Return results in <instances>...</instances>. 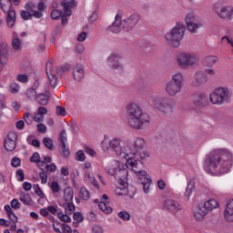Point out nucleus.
I'll list each match as a JSON object with an SVG mask.
<instances>
[{
	"label": "nucleus",
	"mask_w": 233,
	"mask_h": 233,
	"mask_svg": "<svg viewBox=\"0 0 233 233\" xmlns=\"http://www.w3.org/2000/svg\"><path fill=\"white\" fill-rule=\"evenodd\" d=\"M12 48L15 52H19L23 49V42L18 37L13 38Z\"/></svg>",
	"instance_id": "obj_38"
},
{
	"label": "nucleus",
	"mask_w": 233,
	"mask_h": 233,
	"mask_svg": "<svg viewBox=\"0 0 233 233\" xmlns=\"http://www.w3.org/2000/svg\"><path fill=\"white\" fill-rule=\"evenodd\" d=\"M46 74L48 78L49 85L52 88L57 86V76H56V70H54V64L52 62H47L46 65Z\"/></svg>",
	"instance_id": "obj_17"
},
{
	"label": "nucleus",
	"mask_w": 233,
	"mask_h": 233,
	"mask_svg": "<svg viewBox=\"0 0 233 233\" xmlns=\"http://www.w3.org/2000/svg\"><path fill=\"white\" fill-rule=\"evenodd\" d=\"M36 8L37 10H35ZM45 8H46V5L44 2H39L37 6L35 4H34V2H28L25 5V9L27 11H22L20 15L24 21H28L29 19H32V17H35V19H41V17H43Z\"/></svg>",
	"instance_id": "obj_7"
},
{
	"label": "nucleus",
	"mask_w": 233,
	"mask_h": 233,
	"mask_svg": "<svg viewBox=\"0 0 233 233\" xmlns=\"http://www.w3.org/2000/svg\"><path fill=\"white\" fill-rule=\"evenodd\" d=\"M56 170H57V166L55 163L46 165V172L47 174H53V172H56Z\"/></svg>",
	"instance_id": "obj_53"
},
{
	"label": "nucleus",
	"mask_w": 233,
	"mask_h": 233,
	"mask_svg": "<svg viewBox=\"0 0 233 233\" xmlns=\"http://www.w3.org/2000/svg\"><path fill=\"white\" fill-rule=\"evenodd\" d=\"M73 219H75V221H76L77 223H82L84 219L83 214H81L80 212H75L73 215Z\"/></svg>",
	"instance_id": "obj_60"
},
{
	"label": "nucleus",
	"mask_w": 233,
	"mask_h": 233,
	"mask_svg": "<svg viewBox=\"0 0 233 233\" xmlns=\"http://www.w3.org/2000/svg\"><path fill=\"white\" fill-rule=\"evenodd\" d=\"M61 228L64 233H72L73 232L72 228H70V226H68V224H62Z\"/></svg>",
	"instance_id": "obj_64"
},
{
	"label": "nucleus",
	"mask_w": 233,
	"mask_h": 233,
	"mask_svg": "<svg viewBox=\"0 0 233 233\" xmlns=\"http://www.w3.org/2000/svg\"><path fill=\"white\" fill-rule=\"evenodd\" d=\"M194 188H195L194 183L188 182L186 187V192H185V198H187V199H190V196H192V192H194Z\"/></svg>",
	"instance_id": "obj_42"
},
{
	"label": "nucleus",
	"mask_w": 233,
	"mask_h": 233,
	"mask_svg": "<svg viewBox=\"0 0 233 233\" xmlns=\"http://www.w3.org/2000/svg\"><path fill=\"white\" fill-rule=\"evenodd\" d=\"M183 87L177 86V84H174L170 80L166 84L165 92L169 96V97H176L177 94H181Z\"/></svg>",
	"instance_id": "obj_20"
},
{
	"label": "nucleus",
	"mask_w": 233,
	"mask_h": 233,
	"mask_svg": "<svg viewBox=\"0 0 233 233\" xmlns=\"http://www.w3.org/2000/svg\"><path fill=\"white\" fill-rule=\"evenodd\" d=\"M208 81V76L203 71H197L195 73L194 81L192 82L193 86H201Z\"/></svg>",
	"instance_id": "obj_23"
},
{
	"label": "nucleus",
	"mask_w": 233,
	"mask_h": 233,
	"mask_svg": "<svg viewBox=\"0 0 233 233\" xmlns=\"http://www.w3.org/2000/svg\"><path fill=\"white\" fill-rule=\"evenodd\" d=\"M140 17L138 15H131L129 17L122 21L123 27L127 30H132L139 23Z\"/></svg>",
	"instance_id": "obj_21"
},
{
	"label": "nucleus",
	"mask_w": 233,
	"mask_h": 233,
	"mask_svg": "<svg viewBox=\"0 0 233 233\" xmlns=\"http://www.w3.org/2000/svg\"><path fill=\"white\" fill-rule=\"evenodd\" d=\"M57 218L58 219H60V221H63L64 223H70L72 221V218L68 215L64 214L63 211H60V213H58Z\"/></svg>",
	"instance_id": "obj_48"
},
{
	"label": "nucleus",
	"mask_w": 233,
	"mask_h": 233,
	"mask_svg": "<svg viewBox=\"0 0 233 233\" xmlns=\"http://www.w3.org/2000/svg\"><path fill=\"white\" fill-rule=\"evenodd\" d=\"M25 96L27 99H29V101H32V100L35 99V97H37V93L35 92V89L29 88L25 92Z\"/></svg>",
	"instance_id": "obj_45"
},
{
	"label": "nucleus",
	"mask_w": 233,
	"mask_h": 233,
	"mask_svg": "<svg viewBox=\"0 0 233 233\" xmlns=\"http://www.w3.org/2000/svg\"><path fill=\"white\" fill-rule=\"evenodd\" d=\"M78 196L83 201H88V199H90V192H88V189L85 187L80 188Z\"/></svg>",
	"instance_id": "obj_39"
},
{
	"label": "nucleus",
	"mask_w": 233,
	"mask_h": 233,
	"mask_svg": "<svg viewBox=\"0 0 233 233\" xmlns=\"http://www.w3.org/2000/svg\"><path fill=\"white\" fill-rule=\"evenodd\" d=\"M141 185L143 186V192L145 194L150 193V185H152V179L148 177L147 175L146 177H143V179H140Z\"/></svg>",
	"instance_id": "obj_32"
},
{
	"label": "nucleus",
	"mask_w": 233,
	"mask_h": 233,
	"mask_svg": "<svg viewBox=\"0 0 233 233\" xmlns=\"http://www.w3.org/2000/svg\"><path fill=\"white\" fill-rule=\"evenodd\" d=\"M177 65L180 68H190V66H197L199 63V58L196 53L182 52L176 56Z\"/></svg>",
	"instance_id": "obj_9"
},
{
	"label": "nucleus",
	"mask_w": 233,
	"mask_h": 233,
	"mask_svg": "<svg viewBox=\"0 0 233 233\" xmlns=\"http://www.w3.org/2000/svg\"><path fill=\"white\" fill-rule=\"evenodd\" d=\"M43 144L49 150H54V141H52L50 137H44Z\"/></svg>",
	"instance_id": "obj_47"
},
{
	"label": "nucleus",
	"mask_w": 233,
	"mask_h": 233,
	"mask_svg": "<svg viewBox=\"0 0 233 233\" xmlns=\"http://www.w3.org/2000/svg\"><path fill=\"white\" fill-rule=\"evenodd\" d=\"M149 101L154 108L159 111L160 114H172L174 112V104L168 98L157 96V95H149Z\"/></svg>",
	"instance_id": "obj_8"
},
{
	"label": "nucleus",
	"mask_w": 233,
	"mask_h": 233,
	"mask_svg": "<svg viewBox=\"0 0 233 233\" xmlns=\"http://www.w3.org/2000/svg\"><path fill=\"white\" fill-rule=\"evenodd\" d=\"M50 189L53 194H59V192L61 191V186H59L58 182L53 181L50 185Z\"/></svg>",
	"instance_id": "obj_46"
},
{
	"label": "nucleus",
	"mask_w": 233,
	"mask_h": 233,
	"mask_svg": "<svg viewBox=\"0 0 233 233\" xmlns=\"http://www.w3.org/2000/svg\"><path fill=\"white\" fill-rule=\"evenodd\" d=\"M145 147H147V142L141 137L135 139L133 145L130 144L129 140H123L119 137H115L106 142H103L102 147L105 152L107 150H113L116 156L127 159V157H140V159H145L148 157V153L145 151Z\"/></svg>",
	"instance_id": "obj_1"
},
{
	"label": "nucleus",
	"mask_w": 233,
	"mask_h": 233,
	"mask_svg": "<svg viewBox=\"0 0 233 233\" xmlns=\"http://www.w3.org/2000/svg\"><path fill=\"white\" fill-rule=\"evenodd\" d=\"M5 210L12 223L15 224L17 223V221H19V218L15 216V213H14V210H12V208L10 206H5Z\"/></svg>",
	"instance_id": "obj_35"
},
{
	"label": "nucleus",
	"mask_w": 233,
	"mask_h": 233,
	"mask_svg": "<svg viewBox=\"0 0 233 233\" xmlns=\"http://www.w3.org/2000/svg\"><path fill=\"white\" fill-rule=\"evenodd\" d=\"M31 163H36L38 168L45 167V161L41 160V156L39 153L35 152L30 157Z\"/></svg>",
	"instance_id": "obj_36"
},
{
	"label": "nucleus",
	"mask_w": 233,
	"mask_h": 233,
	"mask_svg": "<svg viewBox=\"0 0 233 233\" xmlns=\"http://www.w3.org/2000/svg\"><path fill=\"white\" fill-rule=\"evenodd\" d=\"M60 143L62 145V152H63V156L64 157H68V156H70V149L68 148V146H66V130H62L60 133Z\"/></svg>",
	"instance_id": "obj_25"
},
{
	"label": "nucleus",
	"mask_w": 233,
	"mask_h": 233,
	"mask_svg": "<svg viewBox=\"0 0 233 233\" xmlns=\"http://www.w3.org/2000/svg\"><path fill=\"white\" fill-rule=\"evenodd\" d=\"M16 178H17V181H25V172L23 171V169H18L16 171Z\"/></svg>",
	"instance_id": "obj_62"
},
{
	"label": "nucleus",
	"mask_w": 233,
	"mask_h": 233,
	"mask_svg": "<svg viewBox=\"0 0 233 233\" xmlns=\"http://www.w3.org/2000/svg\"><path fill=\"white\" fill-rule=\"evenodd\" d=\"M64 203L62 204L63 208L66 210V214H72L76 211V206H74V189L70 187H66L64 189L63 194Z\"/></svg>",
	"instance_id": "obj_11"
},
{
	"label": "nucleus",
	"mask_w": 233,
	"mask_h": 233,
	"mask_svg": "<svg viewBox=\"0 0 233 233\" xmlns=\"http://www.w3.org/2000/svg\"><path fill=\"white\" fill-rule=\"evenodd\" d=\"M35 99L39 105L46 106L48 105V101H50V96L48 95L39 94Z\"/></svg>",
	"instance_id": "obj_37"
},
{
	"label": "nucleus",
	"mask_w": 233,
	"mask_h": 233,
	"mask_svg": "<svg viewBox=\"0 0 233 233\" xmlns=\"http://www.w3.org/2000/svg\"><path fill=\"white\" fill-rule=\"evenodd\" d=\"M123 27V21H121V16L116 15L115 17V21L111 25L107 27L108 32H112V34H119Z\"/></svg>",
	"instance_id": "obj_22"
},
{
	"label": "nucleus",
	"mask_w": 233,
	"mask_h": 233,
	"mask_svg": "<svg viewBox=\"0 0 233 233\" xmlns=\"http://www.w3.org/2000/svg\"><path fill=\"white\" fill-rule=\"evenodd\" d=\"M231 98L232 93L228 86H218L209 94V102L218 106L229 103Z\"/></svg>",
	"instance_id": "obj_6"
},
{
	"label": "nucleus",
	"mask_w": 233,
	"mask_h": 233,
	"mask_svg": "<svg viewBox=\"0 0 233 233\" xmlns=\"http://www.w3.org/2000/svg\"><path fill=\"white\" fill-rule=\"evenodd\" d=\"M186 26L188 32H190V34H196L198 30H199L201 26H203V24L200 22L195 21V22H190L189 24H186Z\"/></svg>",
	"instance_id": "obj_33"
},
{
	"label": "nucleus",
	"mask_w": 233,
	"mask_h": 233,
	"mask_svg": "<svg viewBox=\"0 0 233 233\" xmlns=\"http://www.w3.org/2000/svg\"><path fill=\"white\" fill-rule=\"evenodd\" d=\"M185 32H187L185 24L177 22L164 35L167 45L171 46V48H179V46H181V41L185 39Z\"/></svg>",
	"instance_id": "obj_5"
},
{
	"label": "nucleus",
	"mask_w": 233,
	"mask_h": 233,
	"mask_svg": "<svg viewBox=\"0 0 233 233\" xmlns=\"http://www.w3.org/2000/svg\"><path fill=\"white\" fill-rule=\"evenodd\" d=\"M62 15H63V12L57 9H55L51 12L52 19H59Z\"/></svg>",
	"instance_id": "obj_58"
},
{
	"label": "nucleus",
	"mask_w": 233,
	"mask_h": 233,
	"mask_svg": "<svg viewBox=\"0 0 233 233\" xmlns=\"http://www.w3.org/2000/svg\"><path fill=\"white\" fill-rule=\"evenodd\" d=\"M33 188L35 190V194H36V196H39L40 199H44L45 193L43 192V189H41V187H39V184L34 185Z\"/></svg>",
	"instance_id": "obj_49"
},
{
	"label": "nucleus",
	"mask_w": 233,
	"mask_h": 233,
	"mask_svg": "<svg viewBox=\"0 0 233 233\" xmlns=\"http://www.w3.org/2000/svg\"><path fill=\"white\" fill-rule=\"evenodd\" d=\"M61 6H63L64 14L60 16L62 19V25H66L68 23L67 16L72 15V8L76 6L75 0H63L61 2Z\"/></svg>",
	"instance_id": "obj_15"
},
{
	"label": "nucleus",
	"mask_w": 233,
	"mask_h": 233,
	"mask_svg": "<svg viewBox=\"0 0 233 233\" xmlns=\"http://www.w3.org/2000/svg\"><path fill=\"white\" fill-rule=\"evenodd\" d=\"M171 81L175 85H177L178 86L182 87L185 86V76L181 72H176L171 76Z\"/></svg>",
	"instance_id": "obj_28"
},
{
	"label": "nucleus",
	"mask_w": 233,
	"mask_h": 233,
	"mask_svg": "<svg viewBox=\"0 0 233 233\" xmlns=\"http://www.w3.org/2000/svg\"><path fill=\"white\" fill-rule=\"evenodd\" d=\"M202 63L204 66H207L208 68H212V66H214V65L218 63V56H208L203 59Z\"/></svg>",
	"instance_id": "obj_31"
},
{
	"label": "nucleus",
	"mask_w": 233,
	"mask_h": 233,
	"mask_svg": "<svg viewBox=\"0 0 233 233\" xmlns=\"http://www.w3.org/2000/svg\"><path fill=\"white\" fill-rule=\"evenodd\" d=\"M24 120L27 125H32V123H34V116H32L30 113H25L24 115Z\"/></svg>",
	"instance_id": "obj_59"
},
{
	"label": "nucleus",
	"mask_w": 233,
	"mask_h": 233,
	"mask_svg": "<svg viewBox=\"0 0 233 233\" xmlns=\"http://www.w3.org/2000/svg\"><path fill=\"white\" fill-rule=\"evenodd\" d=\"M224 218L229 222L233 221V199L227 201L224 210Z\"/></svg>",
	"instance_id": "obj_26"
},
{
	"label": "nucleus",
	"mask_w": 233,
	"mask_h": 233,
	"mask_svg": "<svg viewBox=\"0 0 233 233\" xmlns=\"http://www.w3.org/2000/svg\"><path fill=\"white\" fill-rule=\"evenodd\" d=\"M86 157L85 156V152L83 150H78L76 153V161H85Z\"/></svg>",
	"instance_id": "obj_56"
},
{
	"label": "nucleus",
	"mask_w": 233,
	"mask_h": 233,
	"mask_svg": "<svg viewBox=\"0 0 233 233\" xmlns=\"http://www.w3.org/2000/svg\"><path fill=\"white\" fill-rule=\"evenodd\" d=\"M198 21V16L194 13H187L185 17L186 25Z\"/></svg>",
	"instance_id": "obj_44"
},
{
	"label": "nucleus",
	"mask_w": 233,
	"mask_h": 233,
	"mask_svg": "<svg viewBox=\"0 0 233 233\" xmlns=\"http://www.w3.org/2000/svg\"><path fill=\"white\" fill-rule=\"evenodd\" d=\"M98 208H100L104 214H110L112 212V208H110L106 202L100 201L98 203Z\"/></svg>",
	"instance_id": "obj_41"
},
{
	"label": "nucleus",
	"mask_w": 233,
	"mask_h": 233,
	"mask_svg": "<svg viewBox=\"0 0 233 233\" xmlns=\"http://www.w3.org/2000/svg\"><path fill=\"white\" fill-rule=\"evenodd\" d=\"M106 171L109 176H114L115 179L118 181V187L115 190L116 196H128V169L121 164V162L115 160L106 167Z\"/></svg>",
	"instance_id": "obj_3"
},
{
	"label": "nucleus",
	"mask_w": 233,
	"mask_h": 233,
	"mask_svg": "<svg viewBox=\"0 0 233 233\" xmlns=\"http://www.w3.org/2000/svg\"><path fill=\"white\" fill-rule=\"evenodd\" d=\"M5 13L7 14L5 21L8 28H14L16 21L15 11H14V9L11 7Z\"/></svg>",
	"instance_id": "obj_27"
},
{
	"label": "nucleus",
	"mask_w": 233,
	"mask_h": 233,
	"mask_svg": "<svg viewBox=\"0 0 233 233\" xmlns=\"http://www.w3.org/2000/svg\"><path fill=\"white\" fill-rule=\"evenodd\" d=\"M133 156H129L127 157V167L130 168L134 174L138 177V179H143V177H147V171L143 170V163L141 161H137V157H135L136 159L132 158Z\"/></svg>",
	"instance_id": "obj_10"
},
{
	"label": "nucleus",
	"mask_w": 233,
	"mask_h": 233,
	"mask_svg": "<svg viewBox=\"0 0 233 233\" xmlns=\"http://www.w3.org/2000/svg\"><path fill=\"white\" fill-rule=\"evenodd\" d=\"M191 103L196 110L208 106V97L205 93H196L191 97Z\"/></svg>",
	"instance_id": "obj_13"
},
{
	"label": "nucleus",
	"mask_w": 233,
	"mask_h": 233,
	"mask_svg": "<svg viewBox=\"0 0 233 233\" xmlns=\"http://www.w3.org/2000/svg\"><path fill=\"white\" fill-rule=\"evenodd\" d=\"M17 141V133L11 131L7 135L5 141V148L7 152H14L15 150V142Z\"/></svg>",
	"instance_id": "obj_18"
},
{
	"label": "nucleus",
	"mask_w": 233,
	"mask_h": 233,
	"mask_svg": "<svg viewBox=\"0 0 233 233\" xmlns=\"http://www.w3.org/2000/svg\"><path fill=\"white\" fill-rule=\"evenodd\" d=\"M127 125L134 130H141L145 125L150 123V116L143 112L139 104L131 102L126 106Z\"/></svg>",
	"instance_id": "obj_4"
},
{
	"label": "nucleus",
	"mask_w": 233,
	"mask_h": 233,
	"mask_svg": "<svg viewBox=\"0 0 233 233\" xmlns=\"http://www.w3.org/2000/svg\"><path fill=\"white\" fill-rule=\"evenodd\" d=\"M207 216H208V211L203 207V205H198L193 208V218L195 221H205Z\"/></svg>",
	"instance_id": "obj_19"
},
{
	"label": "nucleus",
	"mask_w": 233,
	"mask_h": 233,
	"mask_svg": "<svg viewBox=\"0 0 233 233\" xmlns=\"http://www.w3.org/2000/svg\"><path fill=\"white\" fill-rule=\"evenodd\" d=\"M0 8L3 12L8 11L9 8H12V0H0Z\"/></svg>",
	"instance_id": "obj_40"
},
{
	"label": "nucleus",
	"mask_w": 233,
	"mask_h": 233,
	"mask_svg": "<svg viewBox=\"0 0 233 233\" xmlns=\"http://www.w3.org/2000/svg\"><path fill=\"white\" fill-rule=\"evenodd\" d=\"M47 210L50 214H53V216H58V214L61 213L57 206H49L47 207Z\"/></svg>",
	"instance_id": "obj_55"
},
{
	"label": "nucleus",
	"mask_w": 233,
	"mask_h": 233,
	"mask_svg": "<svg viewBox=\"0 0 233 233\" xmlns=\"http://www.w3.org/2000/svg\"><path fill=\"white\" fill-rule=\"evenodd\" d=\"M120 59H123V55L113 53L107 57L106 65L109 68H112V70H121V68H123V64Z\"/></svg>",
	"instance_id": "obj_16"
},
{
	"label": "nucleus",
	"mask_w": 233,
	"mask_h": 233,
	"mask_svg": "<svg viewBox=\"0 0 233 233\" xmlns=\"http://www.w3.org/2000/svg\"><path fill=\"white\" fill-rule=\"evenodd\" d=\"M41 172H39L38 176L41 179L42 185H46L48 183V175L46 174V171L43 167L40 168Z\"/></svg>",
	"instance_id": "obj_43"
},
{
	"label": "nucleus",
	"mask_w": 233,
	"mask_h": 233,
	"mask_svg": "<svg viewBox=\"0 0 233 233\" xmlns=\"http://www.w3.org/2000/svg\"><path fill=\"white\" fill-rule=\"evenodd\" d=\"M202 206L205 208V209L208 212H212V210H216V208H219V203L218 200L214 198H210L204 202Z\"/></svg>",
	"instance_id": "obj_30"
},
{
	"label": "nucleus",
	"mask_w": 233,
	"mask_h": 233,
	"mask_svg": "<svg viewBox=\"0 0 233 233\" xmlns=\"http://www.w3.org/2000/svg\"><path fill=\"white\" fill-rule=\"evenodd\" d=\"M27 142L29 145H32V147H35V148H39L41 147V142L37 139H31L30 137H27Z\"/></svg>",
	"instance_id": "obj_57"
},
{
	"label": "nucleus",
	"mask_w": 233,
	"mask_h": 233,
	"mask_svg": "<svg viewBox=\"0 0 233 233\" xmlns=\"http://www.w3.org/2000/svg\"><path fill=\"white\" fill-rule=\"evenodd\" d=\"M16 81L23 84L28 83V81H30V77L27 75L20 74L16 76Z\"/></svg>",
	"instance_id": "obj_51"
},
{
	"label": "nucleus",
	"mask_w": 233,
	"mask_h": 233,
	"mask_svg": "<svg viewBox=\"0 0 233 233\" xmlns=\"http://www.w3.org/2000/svg\"><path fill=\"white\" fill-rule=\"evenodd\" d=\"M19 199L23 204L26 205L27 207L34 205V200H32V197H30V194L28 193H21Z\"/></svg>",
	"instance_id": "obj_34"
},
{
	"label": "nucleus",
	"mask_w": 233,
	"mask_h": 233,
	"mask_svg": "<svg viewBox=\"0 0 233 233\" xmlns=\"http://www.w3.org/2000/svg\"><path fill=\"white\" fill-rule=\"evenodd\" d=\"M45 119V116L42 115H39V113H35V116H33V121L35 123H43V120Z\"/></svg>",
	"instance_id": "obj_61"
},
{
	"label": "nucleus",
	"mask_w": 233,
	"mask_h": 233,
	"mask_svg": "<svg viewBox=\"0 0 233 233\" xmlns=\"http://www.w3.org/2000/svg\"><path fill=\"white\" fill-rule=\"evenodd\" d=\"M117 217L123 221H130V213L127 211H120L117 213Z\"/></svg>",
	"instance_id": "obj_50"
},
{
	"label": "nucleus",
	"mask_w": 233,
	"mask_h": 233,
	"mask_svg": "<svg viewBox=\"0 0 233 233\" xmlns=\"http://www.w3.org/2000/svg\"><path fill=\"white\" fill-rule=\"evenodd\" d=\"M56 116H61L62 117H66V109L61 106H57L56 107Z\"/></svg>",
	"instance_id": "obj_54"
},
{
	"label": "nucleus",
	"mask_w": 233,
	"mask_h": 233,
	"mask_svg": "<svg viewBox=\"0 0 233 233\" xmlns=\"http://www.w3.org/2000/svg\"><path fill=\"white\" fill-rule=\"evenodd\" d=\"M162 208L170 214H177L183 209V207L177 200L174 198H166L162 203Z\"/></svg>",
	"instance_id": "obj_14"
},
{
	"label": "nucleus",
	"mask_w": 233,
	"mask_h": 233,
	"mask_svg": "<svg viewBox=\"0 0 233 233\" xmlns=\"http://www.w3.org/2000/svg\"><path fill=\"white\" fill-rule=\"evenodd\" d=\"M73 76L75 81H81L85 77V68L81 64H77L73 69Z\"/></svg>",
	"instance_id": "obj_29"
},
{
	"label": "nucleus",
	"mask_w": 233,
	"mask_h": 233,
	"mask_svg": "<svg viewBox=\"0 0 233 233\" xmlns=\"http://www.w3.org/2000/svg\"><path fill=\"white\" fill-rule=\"evenodd\" d=\"M233 155L227 148H218L210 151L204 160V169L211 176L227 174L232 168Z\"/></svg>",
	"instance_id": "obj_2"
},
{
	"label": "nucleus",
	"mask_w": 233,
	"mask_h": 233,
	"mask_svg": "<svg viewBox=\"0 0 233 233\" xmlns=\"http://www.w3.org/2000/svg\"><path fill=\"white\" fill-rule=\"evenodd\" d=\"M8 43L6 42H1L0 43V56H1V61H0V72L3 70V66L6 65V61H3V59H6L8 56V50H9Z\"/></svg>",
	"instance_id": "obj_24"
},
{
	"label": "nucleus",
	"mask_w": 233,
	"mask_h": 233,
	"mask_svg": "<svg viewBox=\"0 0 233 233\" xmlns=\"http://www.w3.org/2000/svg\"><path fill=\"white\" fill-rule=\"evenodd\" d=\"M214 11L220 17V19H228L231 21L233 18V7L228 5H222L219 3L215 4Z\"/></svg>",
	"instance_id": "obj_12"
},
{
	"label": "nucleus",
	"mask_w": 233,
	"mask_h": 233,
	"mask_svg": "<svg viewBox=\"0 0 233 233\" xmlns=\"http://www.w3.org/2000/svg\"><path fill=\"white\" fill-rule=\"evenodd\" d=\"M37 128V132H39V134H45V132H46V126L43 123H39L36 126Z\"/></svg>",
	"instance_id": "obj_63"
},
{
	"label": "nucleus",
	"mask_w": 233,
	"mask_h": 233,
	"mask_svg": "<svg viewBox=\"0 0 233 233\" xmlns=\"http://www.w3.org/2000/svg\"><path fill=\"white\" fill-rule=\"evenodd\" d=\"M9 92H11V94H19V84L12 82L9 85Z\"/></svg>",
	"instance_id": "obj_52"
}]
</instances>
